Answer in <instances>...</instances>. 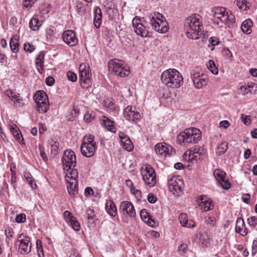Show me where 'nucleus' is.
Segmentation results:
<instances>
[{"mask_svg": "<svg viewBox=\"0 0 257 257\" xmlns=\"http://www.w3.org/2000/svg\"><path fill=\"white\" fill-rule=\"evenodd\" d=\"M206 66L208 70H209L213 74H218V70L217 67L216 66L215 62L213 60H210L206 63Z\"/></svg>", "mask_w": 257, "mask_h": 257, "instance_id": "39", "label": "nucleus"}, {"mask_svg": "<svg viewBox=\"0 0 257 257\" xmlns=\"http://www.w3.org/2000/svg\"><path fill=\"white\" fill-rule=\"evenodd\" d=\"M148 200L151 203H154L157 201V197L152 193L148 195Z\"/></svg>", "mask_w": 257, "mask_h": 257, "instance_id": "62", "label": "nucleus"}, {"mask_svg": "<svg viewBox=\"0 0 257 257\" xmlns=\"http://www.w3.org/2000/svg\"><path fill=\"white\" fill-rule=\"evenodd\" d=\"M62 162L65 171H68L73 168L76 163L74 152L70 150L65 151L62 159Z\"/></svg>", "mask_w": 257, "mask_h": 257, "instance_id": "13", "label": "nucleus"}, {"mask_svg": "<svg viewBox=\"0 0 257 257\" xmlns=\"http://www.w3.org/2000/svg\"><path fill=\"white\" fill-rule=\"evenodd\" d=\"M102 14L101 11L99 8L95 10V15L94 17V25L96 28H99L100 27L101 23Z\"/></svg>", "mask_w": 257, "mask_h": 257, "instance_id": "35", "label": "nucleus"}, {"mask_svg": "<svg viewBox=\"0 0 257 257\" xmlns=\"http://www.w3.org/2000/svg\"><path fill=\"white\" fill-rule=\"evenodd\" d=\"M147 21L150 24L153 29L160 33L168 32L169 27L165 17L158 12L151 13L146 18Z\"/></svg>", "mask_w": 257, "mask_h": 257, "instance_id": "3", "label": "nucleus"}, {"mask_svg": "<svg viewBox=\"0 0 257 257\" xmlns=\"http://www.w3.org/2000/svg\"><path fill=\"white\" fill-rule=\"evenodd\" d=\"M13 102L15 105L19 107H23L25 105L24 100L21 97L20 95L15 99Z\"/></svg>", "mask_w": 257, "mask_h": 257, "instance_id": "51", "label": "nucleus"}, {"mask_svg": "<svg viewBox=\"0 0 257 257\" xmlns=\"http://www.w3.org/2000/svg\"><path fill=\"white\" fill-rule=\"evenodd\" d=\"M44 54L43 52H40L38 54V56L36 59V65L37 70L41 73V71L43 70L44 67Z\"/></svg>", "mask_w": 257, "mask_h": 257, "instance_id": "33", "label": "nucleus"}, {"mask_svg": "<svg viewBox=\"0 0 257 257\" xmlns=\"http://www.w3.org/2000/svg\"><path fill=\"white\" fill-rule=\"evenodd\" d=\"M109 71L120 77L127 76L130 73V67L123 61L114 59L108 63Z\"/></svg>", "mask_w": 257, "mask_h": 257, "instance_id": "5", "label": "nucleus"}, {"mask_svg": "<svg viewBox=\"0 0 257 257\" xmlns=\"http://www.w3.org/2000/svg\"><path fill=\"white\" fill-rule=\"evenodd\" d=\"M241 118L242 122L245 124H248L250 123V119L249 116L245 115L242 114L241 115Z\"/></svg>", "mask_w": 257, "mask_h": 257, "instance_id": "59", "label": "nucleus"}, {"mask_svg": "<svg viewBox=\"0 0 257 257\" xmlns=\"http://www.w3.org/2000/svg\"><path fill=\"white\" fill-rule=\"evenodd\" d=\"M190 76L195 87L197 89H200L207 84V76L199 67H196L190 71Z\"/></svg>", "mask_w": 257, "mask_h": 257, "instance_id": "8", "label": "nucleus"}, {"mask_svg": "<svg viewBox=\"0 0 257 257\" xmlns=\"http://www.w3.org/2000/svg\"><path fill=\"white\" fill-rule=\"evenodd\" d=\"M188 245L186 243H182L178 248V251L180 254H184L186 252Z\"/></svg>", "mask_w": 257, "mask_h": 257, "instance_id": "56", "label": "nucleus"}, {"mask_svg": "<svg viewBox=\"0 0 257 257\" xmlns=\"http://www.w3.org/2000/svg\"><path fill=\"white\" fill-rule=\"evenodd\" d=\"M201 138L200 131L195 127L185 129L177 136V141L180 144L187 145L189 144L196 143Z\"/></svg>", "mask_w": 257, "mask_h": 257, "instance_id": "4", "label": "nucleus"}, {"mask_svg": "<svg viewBox=\"0 0 257 257\" xmlns=\"http://www.w3.org/2000/svg\"><path fill=\"white\" fill-rule=\"evenodd\" d=\"M37 250L39 257L44 256L43 249L42 246V243L40 240H37L36 241Z\"/></svg>", "mask_w": 257, "mask_h": 257, "instance_id": "45", "label": "nucleus"}, {"mask_svg": "<svg viewBox=\"0 0 257 257\" xmlns=\"http://www.w3.org/2000/svg\"><path fill=\"white\" fill-rule=\"evenodd\" d=\"M79 82L81 87L87 88L91 85V73L88 65L83 63L80 64L79 68Z\"/></svg>", "mask_w": 257, "mask_h": 257, "instance_id": "11", "label": "nucleus"}, {"mask_svg": "<svg viewBox=\"0 0 257 257\" xmlns=\"http://www.w3.org/2000/svg\"><path fill=\"white\" fill-rule=\"evenodd\" d=\"M199 206L204 211L210 210L213 208L211 200L206 196H201Z\"/></svg>", "mask_w": 257, "mask_h": 257, "instance_id": "24", "label": "nucleus"}, {"mask_svg": "<svg viewBox=\"0 0 257 257\" xmlns=\"http://www.w3.org/2000/svg\"><path fill=\"white\" fill-rule=\"evenodd\" d=\"M10 47L14 53L19 51V43L16 39L12 38L10 43Z\"/></svg>", "mask_w": 257, "mask_h": 257, "instance_id": "41", "label": "nucleus"}, {"mask_svg": "<svg viewBox=\"0 0 257 257\" xmlns=\"http://www.w3.org/2000/svg\"><path fill=\"white\" fill-rule=\"evenodd\" d=\"M101 124L108 131L114 133L116 128L114 126V122L108 117L103 115L100 117Z\"/></svg>", "mask_w": 257, "mask_h": 257, "instance_id": "26", "label": "nucleus"}, {"mask_svg": "<svg viewBox=\"0 0 257 257\" xmlns=\"http://www.w3.org/2000/svg\"><path fill=\"white\" fill-rule=\"evenodd\" d=\"M86 213L87 214V219L88 220V223L90 222V221H94L96 217V216L94 214V211L90 208H88L87 209Z\"/></svg>", "mask_w": 257, "mask_h": 257, "instance_id": "46", "label": "nucleus"}, {"mask_svg": "<svg viewBox=\"0 0 257 257\" xmlns=\"http://www.w3.org/2000/svg\"><path fill=\"white\" fill-rule=\"evenodd\" d=\"M213 174L218 183L223 189L227 190L230 188V183L225 179V172L220 169H215Z\"/></svg>", "mask_w": 257, "mask_h": 257, "instance_id": "18", "label": "nucleus"}, {"mask_svg": "<svg viewBox=\"0 0 257 257\" xmlns=\"http://www.w3.org/2000/svg\"><path fill=\"white\" fill-rule=\"evenodd\" d=\"M37 110L39 113H44L48 111L49 109V100H45L43 102H39L37 104Z\"/></svg>", "mask_w": 257, "mask_h": 257, "instance_id": "34", "label": "nucleus"}, {"mask_svg": "<svg viewBox=\"0 0 257 257\" xmlns=\"http://www.w3.org/2000/svg\"><path fill=\"white\" fill-rule=\"evenodd\" d=\"M58 144L57 142H54L53 144H51V153L54 155H56L57 153Z\"/></svg>", "mask_w": 257, "mask_h": 257, "instance_id": "55", "label": "nucleus"}, {"mask_svg": "<svg viewBox=\"0 0 257 257\" xmlns=\"http://www.w3.org/2000/svg\"><path fill=\"white\" fill-rule=\"evenodd\" d=\"M64 218L66 221H67L68 223L70 221L73 220V219H74V216H73L70 212L69 211H65L64 212Z\"/></svg>", "mask_w": 257, "mask_h": 257, "instance_id": "50", "label": "nucleus"}, {"mask_svg": "<svg viewBox=\"0 0 257 257\" xmlns=\"http://www.w3.org/2000/svg\"><path fill=\"white\" fill-rule=\"evenodd\" d=\"M140 216L142 219L150 226L154 227L155 225V222L152 218V216L146 209H142L140 211Z\"/></svg>", "mask_w": 257, "mask_h": 257, "instance_id": "27", "label": "nucleus"}, {"mask_svg": "<svg viewBox=\"0 0 257 257\" xmlns=\"http://www.w3.org/2000/svg\"><path fill=\"white\" fill-rule=\"evenodd\" d=\"M94 118V115L92 111H87L84 116V120L86 122H91Z\"/></svg>", "mask_w": 257, "mask_h": 257, "instance_id": "44", "label": "nucleus"}, {"mask_svg": "<svg viewBox=\"0 0 257 257\" xmlns=\"http://www.w3.org/2000/svg\"><path fill=\"white\" fill-rule=\"evenodd\" d=\"M24 177L29 183V185L33 188H36L37 187V184L34 182V179H33L32 176L29 172H25L24 173Z\"/></svg>", "mask_w": 257, "mask_h": 257, "instance_id": "40", "label": "nucleus"}, {"mask_svg": "<svg viewBox=\"0 0 257 257\" xmlns=\"http://www.w3.org/2000/svg\"><path fill=\"white\" fill-rule=\"evenodd\" d=\"M214 22L219 25L218 20L222 23L227 24L234 22V16L229 10L224 7H216L212 11Z\"/></svg>", "mask_w": 257, "mask_h": 257, "instance_id": "7", "label": "nucleus"}, {"mask_svg": "<svg viewBox=\"0 0 257 257\" xmlns=\"http://www.w3.org/2000/svg\"><path fill=\"white\" fill-rule=\"evenodd\" d=\"M247 222L250 226L255 227L257 225V218L255 216H251L247 219Z\"/></svg>", "mask_w": 257, "mask_h": 257, "instance_id": "48", "label": "nucleus"}, {"mask_svg": "<svg viewBox=\"0 0 257 257\" xmlns=\"http://www.w3.org/2000/svg\"><path fill=\"white\" fill-rule=\"evenodd\" d=\"M67 77L69 81H71L73 82H75L77 78L76 74L71 71H68L67 72Z\"/></svg>", "mask_w": 257, "mask_h": 257, "instance_id": "47", "label": "nucleus"}, {"mask_svg": "<svg viewBox=\"0 0 257 257\" xmlns=\"http://www.w3.org/2000/svg\"><path fill=\"white\" fill-rule=\"evenodd\" d=\"M133 27L136 34L142 37L146 38L150 36V33L142 23V19L138 17L134 18L132 21Z\"/></svg>", "mask_w": 257, "mask_h": 257, "instance_id": "16", "label": "nucleus"}, {"mask_svg": "<svg viewBox=\"0 0 257 257\" xmlns=\"http://www.w3.org/2000/svg\"><path fill=\"white\" fill-rule=\"evenodd\" d=\"M97 148L93 136L89 135L84 137L80 147L81 153L83 156L88 158L92 157Z\"/></svg>", "mask_w": 257, "mask_h": 257, "instance_id": "6", "label": "nucleus"}, {"mask_svg": "<svg viewBox=\"0 0 257 257\" xmlns=\"http://www.w3.org/2000/svg\"><path fill=\"white\" fill-rule=\"evenodd\" d=\"M25 51L31 53L35 50L34 46L30 43H25L24 46Z\"/></svg>", "mask_w": 257, "mask_h": 257, "instance_id": "54", "label": "nucleus"}, {"mask_svg": "<svg viewBox=\"0 0 257 257\" xmlns=\"http://www.w3.org/2000/svg\"><path fill=\"white\" fill-rule=\"evenodd\" d=\"M157 154L162 158H166L175 154V150L170 145L165 143L157 144L155 147Z\"/></svg>", "mask_w": 257, "mask_h": 257, "instance_id": "15", "label": "nucleus"}, {"mask_svg": "<svg viewBox=\"0 0 257 257\" xmlns=\"http://www.w3.org/2000/svg\"><path fill=\"white\" fill-rule=\"evenodd\" d=\"M252 21L250 19H247L242 23L241 29L243 33L250 34L252 32Z\"/></svg>", "mask_w": 257, "mask_h": 257, "instance_id": "29", "label": "nucleus"}, {"mask_svg": "<svg viewBox=\"0 0 257 257\" xmlns=\"http://www.w3.org/2000/svg\"><path fill=\"white\" fill-rule=\"evenodd\" d=\"M120 140L121 145L128 152L133 150L134 146L130 138L124 133H119L118 134Z\"/></svg>", "mask_w": 257, "mask_h": 257, "instance_id": "22", "label": "nucleus"}, {"mask_svg": "<svg viewBox=\"0 0 257 257\" xmlns=\"http://www.w3.org/2000/svg\"><path fill=\"white\" fill-rule=\"evenodd\" d=\"M45 82L48 86H52L55 82V79L53 77L49 76L46 78Z\"/></svg>", "mask_w": 257, "mask_h": 257, "instance_id": "63", "label": "nucleus"}, {"mask_svg": "<svg viewBox=\"0 0 257 257\" xmlns=\"http://www.w3.org/2000/svg\"><path fill=\"white\" fill-rule=\"evenodd\" d=\"M39 149L40 151V154L41 157L45 162H47L48 161V158L45 152V149L44 147L40 146Z\"/></svg>", "mask_w": 257, "mask_h": 257, "instance_id": "53", "label": "nucleus"}, {"mask_svg": "<svg viewBox=\"0 0 257 257\" xmlns=\"http://www.w3.org/2000/svg\"><path fill=\"white\" fill-rule=\"evenodd\" d=\"M228 149L227 143L224 142L220 143L216 148V153L218 155H221L225 153Z\"/></svg>", "mask_w": 257, "mask_h": 257, "instance_id": "36", "label": "nucleus"}, {"mask_svg": "<svg viewBox=\"0 0 257 257\" xmlns=\"http://www.w3.org/2000/svg\"><path fill=\"white\" fill-rule=\"evenodd\" d=\"M141 174L146 185L149 187H153L156 185V173L154 169L150 165L146 164L142 167Z\"/></svg>", "mask_w": 257, "mask_h": 257, "instance_id": "9", "label": "nucleus"}, {"mask_svg": "<svg viewBox=\"0 0 257 257\" xmlns=\"http://www.w3.org/2000/svg\"><path fill=\"white\" fill-rule=\"evenodd\" d=\"M239 90L240 93L243 95H245L249 93V91H248L249 89L248 88L247 84L241 86Z\"/></svg>", "mask_w": 257, "mask_h": 257, "instance_id": "57", "label": "nucleus"}, {"mask_svg": "<svg viewBox=\"0 0 257 257\" xmlns=\"http://www.w3.org/2000/svg\"><path fill=\"white\" fill-rule=\"evenodd\" d=\"M9 128L10 132L13 134V136L15 138L16 140L20 144H23L24 139L22 135L21 132L17 127L16 124L13 122L9 124Z\"/></svg>", "mask_w": 257, "mask_h": 257, "instance_id": "23", "label": "nucleus"}, {"mask_svg": "<svg viewBox=\"0 0 257 257\" xmlns=\"http://www.w3.org/2000/svg\"><path fill=\"white\" fill-rule=\"evenodd\" d=\"M76 7L78 13H84L85 11L83 5L81 3H77Z\"/></svg>", "mask_w": 257, "mask_h": 257, "instance_id": "58", "label": "nucleus"}, {"mask_svg": "<svg viewBox=\"0 0 257 257\" xmlns=\"http://www.w3.org/2000/svg\"><path fill=\"white\" fill-rule=\"evenodd\" d=\"M183 186V182L179 177L173 176L168 180L169 189L176 196L182 194Z\"/></svg>", "mask_w": 257, "mask_h": 257, "instance_id": "12", "label": "nucleus"}, {"mask_svg": "<svg viewBox=\"0 0 257 257\" xmlns=\"http://www.w3.org/2000/svg\"><path fill=\"white\" fill-rule=\"evenodd\" d=\"M17 243H19L18 250L22 254H27L31 250L30 238L24 233L19 234L17 237Z\"/></svg>", "mask_w": 257, "mask_h": 257, "instance_id": "14", "label": "nucleus"}, {"mask_svg": "<svg viewBox=\"0 0 257 257\" xmlns=\"http://www.w3.org/2000/svg\"><path fill=\"white\" fill-rule=\"evenodd\" d=\"M161 79L162 82L168 87L178 88L183 82L182 75L175 69L164 71L161 75Z\"/></svg>", "mask_w": 257, "mask_h": 257, "instance_id": "2", "label": "nucleus"}, {"mask_svg": "<svg viewBox=\"0 0 257 257\" xmlns=\"http://www.w3.org/2000/svg\"><path fill=\"white\" fill-rule=\"evenodd\" d=\"M119 210L123 214L126 213L131 217L136 216V213L134 206L130 201H122L120 205Z\"/></svg>", "mask_w": 257, "mask_h": 257, "instance_id": "21", "label": "nucleus"}, {"mask_svg": "<svg viewBox=\"0 0 257 257\" xmlns=\"http://www.w3.org/2000/svg\"><path fill=\"white\" fill-rule=\"evenodd\" d=\"M236 5L239 9L246 11L249 9L250 4L246 0H237Z\"/></svg>", "mask_w": 257, "mask_h": 257, "instance_id": "37", "label": "nucleus"}, {"mask_svg": "<svg viewBox=\"0 0 257 257\" xmlns=\"http://www.w3.org/2000/svg\"><path fill=\"white\" fill-rule=\"evenodd\" d=\"M68 224L75 231H79L80 229V225L76 217L72 221H70Z\"/></svg>", "mask_w": 257, "mask_h": 257, "instance_id": "43", "label": "nucleus"}, {"mask_svg": "<svg viewBox=\"0 0 257 257\" xmlns=\"http://www.w3.org/2000/svg\"><path fill=\"white\" fill-rule=\"evenodd\" d=\"M36 0H25L23 6L26 8H30L34 4Z\"/></svg>", "mask_w": 257, "mask_h": 257, "instance_id": "61", "label": "nucleus"}, {"mask_svg": "<svg viewBox=\"0 0 257 257\" xmlns=\"http://www.w3.org/2000/svg\"><path fill=\"white\" fill-rule=\"evenodd\" d=\"M26 221V215L24 213H21L17 215L16 221L17 223H23Z\"/></svg>", "mask_w": 257, "mask_h": 257, "instance_id": "52", "label": "nucleus"}, {"mask_svg": "<svg viewBox=\"0 0 257 257\" xmlns=\"http://www.w3.org/2000/svg\"><path fill=\"white\" fill-rule=\"evenodd\" d=\"M33 98L36 103H39V102L44 101L45 100H49L48 96L46 92L43 90H39L37 91L33 96Z\"/></svg>", "mask_w": 257, "mask_h": 257, "instance_id": "32", "label": "nucleus"}, {"mask_svg": "<svg viewBox=\"0 0 257 257\" xmlns=\"http://www.w3.org/2000/svg\"><path fill=\"white\" fill-rule=\"evenodd\" d=\"M184 28L189 38L198 39L203 34L204 28L201 17L196 14L189 16L184 22Z\"/></svg>", "mask_w": 257, "mask_h": 257, "instance_id": "1", "label": "nucleus"}, {"mask_svg": "<svg viewBox=\"0 0 257 257\" xmlns=\"http://www.w3.org/2000/svg\"><path fill=\"white\" fill-rule=\"evenodd\" d=\"M235 231L242 236H245L247 234V229L245 226L244 221L241 218H238L236 221Z\"/></svg>", "mask_w": 257, "mask_h": 257, "instance_id": "25", "label": "nucleus"}, {"mask_svg": "<svg viewBox=\"0 0 257 257\" xmlns=\"http://www.w3.org/2000/svg\"><path fill=\"white\" fill-rule=\"evenodd\" d=\"M123 115L127 120L131 122H134L136 120H139L141 118V115L139 112L137 111L136 108L130 105L124 109Z\"/></svg>", "mask_w": 257, "mask_h": 257, "instance_id": "17", "label": "nucleus"}, {"mask_svg": "<svg viewBox=\"0 0 257 257\" xmlns=\"http://www.w3.org/2000/svg\"><path fill=\"white\" fill-rule=\"evenodd\" d=\"M78 173L76 169L72 170L66 174V181L68 183L67 190L70 195L74 196L78 193L77 178Z\"/></svg>", "mask_w": 257, "mask_h": 257, "instance_id": "10", "label": "nucleus"}, {"mask_svg": "<svg viewBox=\"0 0 257 257\" xmlns=\"http://www.w3.org/2000/svg\"><path fill=\"white\" fill-rule=\"evenodd\" d=\"M105 209L107 212L111 216H115L117 214L115 205L111 200L107 201L105 204Z\"/></svg>", "mask_w": 257, "mask_h": 257, "instance_id": "31", "label": "nucleus"}, {"mask_svg": "<svg viewBox=\"0 0 257 257\" xmlns=\"http://www.w3.org/2000/svg\"><path fill=\"white\" fill-rule=\"evenodd\" d=\"M209 43L213 46H216L219 44V40L216 37H211L209 39Z\"/></svg>", "mask_w": 257, "mask_h": 257, "instance_id": "64", "label": "nucleus"}, {"mask_svg": "<svg viewBox=\"0 0 257 257\" xmlns=\"http://www.w3.org/2000/svg\"><path fill=\"white\" fill-rule=\"evenodd\" d=\"M42 24L43 22L39 20L38 16L35 15L30 20L29 26L32 30L37 31L39 29V28Z\"/></svg>", "mask_w": 257, "mask_h": 257, "instance_id": "30", "label": "nucleus"}, {"mask_svg": "<svg viewBox=\"0 0 257 257\" xmlns=\"http://www.w3.org/2000/svg\"><path fill=\"white\" fill-rule=\"evenodd\" d=\"M5 94L7 95L9 98H10L13 102L19 96H20L19 93H17L15 91L10 89H8L5 91Z\"/></svg>", "mask_w": 257, "mask_h": 257, "instance_id": "42", "label": "nucleus"}, {"mask_svg": "<svg viewBox=\"0 0 257 257\" xmlns=\"http://www.w3.org/2000/svg\"><path fill=\"white\" fill-rule=\"evenodd\" d=\"M132 192L138 200H140L142 199V193H141V192L140 190H135V188H133Z\"/></svg>", "mask_w": 257, "mask_h": 257, "instance_id": "60", "label": "nucleus"}, {"mask_svg": "<svg viewBox=\"0 0 257 257\" xmlns=\"http://www.w3.org/2000/svg\"><path fill=\"white\" fill-rule=\"evenodd\" d=\"M68 114L66 116L67 119L68 121L74 120L79 114V111L75 108L70 109L68 112Z\"/></svg>", "mask_w": 257, "mask_h": 257, "instance_id": "38", "label": "nucleus"}, {"mask_svg": "<svg viewBox=\"0 0 257 257\" xmlns=\"http://www.w3.org/2000/svg\"><path fill=\"white\" fill-rule=\"evenodd\" d=\"M248 91L252 94H255L257 92V84L254 83H249L247 84Z\"/></svg>", "mask_w": 257, "mask_h": 257, "instance_id": "49", "label": "nucleus"}, {"mask_svg": "<svg viewBox=\"0 0 257 257\" xmlns=\"http://www.w3.org/2000/svg\"><path fill=\"white\" fill-rule=\"evenodd\" d=\"M206 153L205 149L201 147L196 146L185 152L186 155L189 156V159H200L205 156Z\"/></svg>", "mask_w": 257, "mask_h": 257, "instance_id": "19", "label": "nucleus"}, {"mask_svg": "<svg viewBox=\"0 0 257 257\" xmlns=\"http://www.w3.org/2000/svg\"><path fill=\"white\" fill-rule=\"evenodd\" d=\"M179 219L181 224L187 228H191L195 226V223L192 220H188V217L185 213H181L179 216Z\"/></svg>", "mask_w": 257, "mask_h": 257, "instance_id": "28", "label": "nucleus"}, {"mask_svg": "<svg viewBox=\"0 0 257 257\" xmlns=\"http://www.w3.org/2000/svg\"><path fill=\"white\" fill-rule=\"evenodd\" d=\"M62 38L65 43L71 47L74 46L78 43L75 33L72 30L65 31L62 35Z\"/></svg>", "mask_w": 257, "mask_h": 257, "instance_id": "20", "label": "nucleus"}]
</instances>
